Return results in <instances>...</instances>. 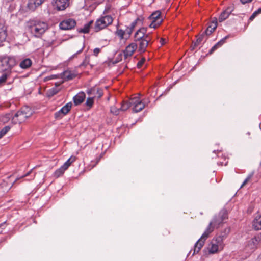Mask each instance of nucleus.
<instances>
[{"instance_id": "nucleus-1", "label": "nucleus", "mask_w": 261, "mask_h": 261, "mask_svg": "<svg viewBox=\"0 0 261 261\" xmlns=\"http://www.w3.org/2000/svg\"><path fill=\"white\" fill-rule=\"evenodd\" d=\"M227 218V213L225 211H221L218 215L214 216L201 238L195 243L193 255L199 252L209 234L215 228H218Z\"/></svg>"}, {"instance_id": "nucleus-2", "label": "nucleus", "mask_w": 261, "mask_h": 261, "mask_svg": "<svg viewBox=\"0 0 261 261\" xmlns=\"http://www.w3.org/2000/svg\"><path fill=\"white\" fill-rule=\"evenodd\" d=\"M49 25L46 21L33 19L30 21L29 29L31 34L39 38L48 29Z\"/></svg>"}, {"instance_id": "nucleus-3", "label": "nucleus", "mask_w": 261, "mask_h": 261, "mask_svg": "<svg viewBox=\"0 0 261 261\" xmlns=\"http://www.w3.org/2000/svg\"><path fill=\"white\" fill-rule=\"evenodd\" d=\"M145 104L139 96L130 99L129 101H124L120 108L121 111H125L130 107H133V111L137 113L142 111L145 107Z\"/></svg>"}, {"instance_id": "nucleus-4", "label": "nucleus", "mask_w": 261, "mask_h": 261, "mask_svg": "<svg viewBox=\"0 0 261 261\" xmlns=\"http://www.w3.org/2000/svg\"><path fill=\"white\" fill-rule=\"evenodd\" d=\"M17 64V61L14 57H0V72L10 70Z\"/></svg>"}, {"instance_id": "nucleus-5", "label": "nucleus", "mask_w": 261, "mask_h": 261, "mask_svg": "<svg viewBox=\"0 0 261 261\" xmlns=\"http://www.w3.org/2000/svg\"><path fill=\"white\" fill-rule=\"evenodd\" d=\"M113 21V18L110 15H105L97 19L94 25L95 32H98L110 25Z\"/></svg>"}, {"instance_id": "nucleus-6", "label": "nucleus", "mask_w": 261, "mask_h": 261, "mask_svg": "<svg viewBox=\"0 0 261 261\" xmlns=\"http://www.w3.org/2000/svg\"><path fill=\"white\" fill-rule=\"evenodd\" d=\"M32 114V110L28 107L23 108L21 111L16 113L12 118V120L15 123H21L27 118L30 117Z\"/></svg>"}, {"instance_id": "nucleus-7", "label": "nucleus", "mask_w": 261, "mask_h": 261, "mask_svg": "<svg viewBox=\"0 0 261 261\" xmlns=\"http://www.w3.org/2000/svg\"><path fill=\"white\" fill-rule=\"evenodd\" d=\"M149 18L151 20L149 27L156 28L158 27L163 22V18L161 16V13L160 11H156L152 13Z\"/></svg>"}, {"instance_id": "nucleus-8", "label": "nucleus", "mask_w": 261, "mask_h": 261, "mask_svg": "<svg viewBox=\"0 0 261 261\" xmlns=\"http://www.w3.org/2000/svg\"><path fill=\"white\" fill-rule=\"evenodd\" d=\"M76 25V21L72 18L65 19L59 24L60 28L63 30H71Z\"/></svg>"}, {"instance_id": "nucleus-9", "label": "nucleus", "mask_w": 261, "mask_h": 261, "mask_svg": "<svg viewBox=\"0 0 261 261\" xmlns=\"http://www.w3.org/2000/svg\"><path fill=\"white\" fill-rule=\"evenodd\" d=\"M71 102H69L63 106L59 111L55 113V118L57 119H61L66 115L71 110L72 107Z\"/></svg>"}, {"instance_id": "nucleus-10", "label": "nucleus", "mask_w": 261, "mask_h": 261, "mask_svg": "<svg viewBox=\"0 0 261 261\" xmlns=\"http://www.w3.org/2000/svg\"><path fill=\"white\" fill-rule=\"evenodd\" d=\"M205 32L198 35L196 36L197 39L196 41L193 42V44L191 46V50H194L196 47L200 46L203 42L205 41L207 39L206 36H207Z\"/></svg>"}, {"instance_id": "nucleus-11", "label": "nucleus", "mask_w": 261, "mask_h": 261, "mask_svg": "<svg viewBox=\"0 0 261 261\" xmlns=\"http://www.w3.org/2000/svg\"><path fill=\"white\" fill-rule=\"evenodd\" d=\"M137 45L136 43H132L129 44L123 51V54L125 59L131 57L134 51L137 49Z\"/></svg>"}, {"instance_id": "nucleus-12", "label": "nucleus", "mask_w": 261, "mask_h": 261, "mask_svg": "<svg viewBox=\"0 0 261 261\" xmlns=\"http://www.w3.org/2000/svg\"><path fill=\"white\" fill-rule=\"evenodd\" d=\"M45 0H28L27 7L30 11H34Z\"/></svg>"}, {"instance_id": "nucleus-13", "label": "nucleus", "mask_w": 261, "mask_h": 261, "mask_svg": "<svg viewBox=\"0 0 261 261\" xmlns=\"http://www.w3.org/2000/svg\"><path fill=\"white\" fill-rule=\"evenodd\" d=\"M54 6L58 10H64L69 6V0H54Z\"/></svg>"}, {"instance_id": "nucleus-14", "label": "nucleus", "mask_w": 261, "mask_h": 261, "mask_svg": "<svg viewBox=\"0 0 261 261\" xmlns=\"http://www.w3.org/2000/svg\"><path fill=\"white\" fill-rule=\"evenodd\" d=\"M233 6L228 7L225 10H224L221 13L219 18V21L220 22H222L225 19H226L229 17L231 12L233 11Z\"/></svg>"}, {"instance_id": "nucleus-15", "label": "nucleus", "mask_w": 261, "mask_h": 261, "mask_svg": "<svg viewBox=\"0 0 261 261\" xmlns=\"http://www.w3.org/2000/svg\"><path fill=\"white\" fill-rule=\"evenodd\" d=\"M225 239V235H219L214 238L212 241L220 249H223L224 247V240Z\"/></svg>"}, {"instance_id": "nucleus-16", "label": "nucleus", "mask_w": 261, "mask_h": 261, "mask_svg": "<svg viewBox=\"0 0 261 261\" xmlns=\"http://www.w3.org/2000/svg\"><path fill=\"white\" fill-rule=\"evenodd\" d=\"M88 94L90 95H93L94 97H97V98L101 97L103 95L102 90L100 88L93 87L87 91Z\"/></svg>"}, {"instance_id": "nucleus-17", "label": "nucleus", "mask_w": 261, "mask_h": 261, "mask_svg": "<svg viewBox=\"0 0 261 261\" xmlns=\"http://www.w3.org/2000/svg\"><path fill=\"white\" fill-rule=\"evenodd\" d=\"M86 97V95L84 92H81L77 93L73 98V102L75 105H78L83 102Z\"/></svg>"}, {"instance_id": "nucleus-18", "label": "nucleus", "mask_w": 261, "mask_h": 261, "mask_svg": "<svg viewBox=\"0 0 261 261\" xmlns=\"http://www.w3.org/2000/svg\"><path fill=\"white\" fill-rule=\"evenodd\" d=\"M7 36L6 27L0 23V46L3 45V43L6 41Z\"/></svg>"}, {"instance_id": "nucleus-19", "label": "nucleus", "mask_w": 261, "mask_h": 261, "mask_svg": "<svg viewBox=\"0 0 261 261\" xmlns=\"http://www.w3.org/2000/svg\"><path fill=\"white\" fill-rule=\"evenodd\" d=\"M217 27V19L215 18L211 24L208 25L206 30L204 32L207 35H209L211 34V33L214 31L216 28Z\"/></svg>"}, {"instance_id": "nucleus-20", "label": "nucleus", "mask_w": 261, "mask_h": 261, "mask_svg": "<svg viewBox=\"0 0 261 261\" xmlns=\"http://www.w3.org/2000/svg\"><path fill=\"white\" fill-rule=\"evenodd\" d=\"M207 249L210 254H215L223 250L217 247V245L212 241L210 244Z\"/></svg>"}, {"instance_id": "nucleus-21", "label": "nucleus", "mask_w": 261, "mask_h": 261, "mask_svg": "<svg viewBox=\"0 0 261 261\" xmlns=\"http://www.w3.org/2000/svg\"><path fill=\"white\" fill-rule=\"evenodd\" d=\"M146 33V29L145 28H142L138 30L135 35V38L136 41L138 40L143 39L145 36V34Z\"/></svg>"}, {"instance_id": "nucleus-22", "label": "nucleus", "mask_w": 261, "mask_h": 261, "mask_svg": "<svg viewBox=\"0 0 261 261\" xmlns=\"http://www.w3.org/2000/svg\"><path fill=\"white\" fill-rule=\"evenodd\" d=\"M137 41H138L139 45V51L140 53H144L146 50V48L148 45V43L146 40H144L143 39L138 40Z\"/></svg>"}, {"instance_id": "nucleus-23", "label": "nucleus", "mask_w": 261, "mask_h": 261, "mask_svg": "<svg viewBox=\"0 0 261 261\" xmlns=\"http://www.w3.org/2000/svg\"><path fill=\"white\" fill-rule=\"evenodd\" d=\"M32 64V62L31 60L29 58H26L20 62L19 63V66L22 69H27L31 67Z\"/></svg>"}, {"instance_id": "nucleus-24", "label": "nucleus", "mask_w": 261, "mask_h": 261, "mask_svg": "<svg viewBox=\"0 0 261 261\" xmlns=\"http://www.w3.org/2000/svg\"><path fill=\"white\" fill-rule=\"evenodd\" d=\"M261 216H256L253 222V227L256 230H261Z\"/></svg>"}, {"instance_id": "nucleus-25", "label": "nucleus", "mask_w": 261, "mask_h": 261, "mask_svg": "<svg viewBox=\"0 0 261 261\" xmlns=\"http://www.w3.org/2000/svg\"><path fill=\"white\" fill-rule=\"evenodd\" d=\"M76 74L70 70H66L62 73V77L63 79L70 80L75 77Z\"/></svg>"}, {"instance_id": "nucleus-26", "label": "nucleus", "mask_w": 261, "mask_h": 261, "mask_svg": "<svg viewBox=\"0 0 261 261\" xmlns=\"http://www.w3.org/2000/svg\"><path fill=\"white\" fill-rule=\"evenodd\" d=\"M93 21H90L89 22L86 23L83 28H81L79 30V32L83 33H87L89 31L91 25L92 24Z\"/></svg>"}, {"instance_id": "nucleus-27", "label": "nucleus", "mask_w": 261, "mask_h": 261, "mask_svg": "<svg viewBox=\"0 0 261 261\" xmlns=\"http://www.w3.org/2000/svg\"><path fill=\"white\" fill-rule=\"evenodd\" d=\"M66 170V169L63 166H62L60 168L55 171L54 174V176L56 178H58L63 175Z\"/></svg>"}, {"instance_id": "nucleus-28", "label": "nucleus", "mask_w": 261, "mask_h": 261, "mask_svg": "<svg viewBox=\"0 0 261 261\" xmlns=\"http://www.w3.org/2000/svg\"><path fill=\"white\" fill-rule=\"evenodd\" d=\"M75 160L76 157L71 156L62 166L67 170L70 165Z\"/></svg>"}, {"instance_id": "nucleus-29", "label": "nucleus", "mask_w": 261, "mask_h": 261, "mask_svg": "<svg viewBox=\"0 0 261 261\" xmlns=\"http://www.w3.org/2000/svg\"><path fill=\"white\" fill-rule=\"evenodd\" d=\"M10 129L9 126H6L0 130V139L2 138Z\"/></svg>"}, {"instance_id": "nucleus-30", "label": "nucleus", "mask_w": 261, "mask_h": 261, "mask_svg": "<svg viewBox=\"0 0 261 261\" xmlns=\"http://www.w3.org/2000/svg\"><path fill=\"white\" fill-rule=\"evenodd\" d=\"M229 38V36H226L225 37L220 40L218 42H217L215 45L216 46L219 48L225 42L226 39Z\"/></svg>"}, {"instance_id": "nucleus-31", "label": "nucleus", "mask_w": 261, "mask_h": 261, "mask_svg": "<svg viewBox=\"0 0 261 261\" xmlns=\"http://www.w3.org/2000/svg\"><path fill=\"white\" fill-rule=\"evenodd\" d=\"M120 111V108L118 109L115 106H113L111 108V112L115 115H118Z\"/></svg>"}, {"instance_id": "nucleus-32", "label": "nucleus", "mask_w": 261, "mask_h": 261, "mask_svg": "<svg viewBox=\"0 0 261 261\" xmlns=\"http://www.w3.org/2000/svg\"><path fill=\"white\" fill-rule=\"evenodd\" d=\"M124 34L125 31L122 29L117 30L116 32V34L120 37V39L123 38Z\"/></svg>"}, {"instance_id": "nucleus-33", "label": "nucleus", "mask_w": 261, "mask_h": 261, "mask_svg": "<svg viewBox=\"0 0 261 261\" xmlns=\"http://www.w3.org/2000/svg\"><path fill=\"white\" fill-rule=\"evenodd\" d=\"M93 104V97H88L86 101V105L87 106L91 108Z\"/></svg>"}, {"instance_id": "nucleus-34", "label": "nucleus", "mask_w": 261, "mask_h": 261, "mask_svg": "<svg viewBox=\"0 0 261 261\" xmlns=\"http://www.w3.org/2000/svg\"><path fill=\"white\" fill-rule=\"evenodd\" d=\"M6 185H7V183L5 181L0 185V189L4 188V190H3L4 192L8 191L11 188V187L12 186H7V187H5L6 186Z\"/></svg>"}, {"instance_id": "nucleus-35", "label": "nucleus", "mask_w": 261, "mask_h": 261, "mask_svg": "<svg viewBox=\"0 0 261 261\" xmlns=\"http://www.w3.org/2000/svg\"><path fill=\"white\" fill-rule=\"evenodd\" d=\"M8 74L7 73H5L3 74L0 77V84H2L4 83H5L7 79Z\"/></svg>"}, {"instance_id": "nucleus-36", "label": "nucleus", "mask_w": 261, "mask_h": 261, "mask_svg": "<svg viewBox=\"0 0 261 261\" xmlns=\"http://www.w3.org/2000/svg\"><path fill=\"white\" fill-rule=\"evenodd\" d=\"M111 8V6L110 4L106 5L105 9L103 11V14L107 15V14L109 13Z\"/></svg>"}, {"instance_id": "nucleus-37", "label": "nucleus", "mask_w": 261, "mask_h": 261, "mask_svg": "<svg viewBox=\"0 0 261 261\" xmlns=\"http://www.w3.org/2000/svg\"><path fill=\"white\" fill-rule=\"evenodd\" d=\"M256 242H257V240L255 238L252 239L250 240L249 243L251 245H253V247H252V249L255 248V244H256Z\"/></svg>"}, {"instance_id": "nucleus-38", "label": "nucleus", "mask_w": 261, "mask_h": 261, "mask_svg": "<svg viewBox=\"0 0 261 261\" xmlns=\"http://www.w3.org/2000/svg\"><path fill=\"white\" fill-rule=\"evenodd\" d=\"M252 176V174H250L245 179V180L244 181V182H243V184H242L241 186V188H242L243 186H244L246 184V183H247V182L251 178Z\"/></svg>"}, {"instance_id": "nucleus-39", "label": "nucleus", "mask_w": 261, "mask_h": 261, "mask_svg": "<svg viewBox=\"0 0 261 261\" xmlns=\"http://www.w3.org/2000/svg\"><path fill=\"white\" fill-rule=\"evenodd\" d=\"M143 39L144 40H146L147 42H148V43H149V42L151 40V39H150V35H149V34H146V33H145V36L144 37V38H143Z\"/></svg>"}, {"instance_id": "nucleus-40", "label": "nucleus", "mask_w": 261, "mask_h": 261, "mask_svg": "<svg viewBox=\"0 0 261 261\" xmlns=\"http://www.w3.org/2000/svg\"><path fill=\"white\" fill-rule=\"evenodd\" d=\"M144 20V18L142 16L138 17L135 21L137 23L142 24Z\"/></svg>"}, {"instance_id": "nucleus-41", "label": "nucleus", "mask_w": 261, "mask_h": 261, "mask_svg": "<svg viewBox=\"0 0 261 261\" xmlns=\"http://www.w3.org/2000/svg\"><path fill=\"white\" fill-rule=\"evenodd\" d=\"M89 63V58L86 57L80 66H86Z\"/></svg>"}, {"instance_id": "nucleus-42", "label": "nucleus", "mask_w": 261, "mask_h": 261, "mask_svg": "<svg viewBox=\"0 0 261 261\" xmlns=\"http://www.w3.org/2000/svg\"><path fill=\"white\" fill-rule=\"evenodd\" d=\"M145 61V58H142L138 63H137V66L138 68H140L142 65L144 64V63Z\"/></svg>"}, {"instance_id": "nucleus-43", "label": "nucleus", "mask_w": 261, "mask_h": 261, "mask_svg": "<svg viewBox=\"0 0 261 261\" xmlns=\"http://www.w3.org/2000/svg\"><path fill=\"white\" fill-rule=\"evenodd\" d=\"M100 51V49L99 48H95L93 50V55L97 56Z\"/></svg>"}, {"instance_id": "nucleus-44", "label": "nucleus", "mask_w": 261, "mask_h": 261, "mask_svg": "<svg viewBox=\"0 0 261 261\" xmlns=\"http://www.w3.org/2000/svg\"><path fill=\"white\" fill-rule=\"evenodd\" d=\"M230 229L227 228L225 229L224 233H221L220 235H225V238H226V236L229 233Z\"/></svg>"}, {"instance_id": "nucleus-45", "label": "nucleus", "mask_w": 261, "mask_h": 261, "mask_svg": "<svg viewBox=\"0 0 261 261\" xmlns=\"http://www.w3.org/2000/svg\"><path fill=\"white\" fill-rule=\"evenodd\" d=\"M257 15L256 14V13L255 12H254L253 13V14H252L251 15V16L250 17V18H249V20H250V21H252V20H253L255 18V17H256Z\"/></svg>"}, {"instance_id": "nucleus-46", "label": "nucleus", "mask_w": 261, "mask_h": 261, "mask_svg": "<svg viewBox=\"0 0 261 261\" xmlns=\"http://www.w3.org/2000/svg\"><path fill=\"white\" fill-rule=\"evenodd\" d=\"M5 226V222H4L0 224V234L2 233L3 229L4 228Z\"/></svg>"}, {"instance_id": "nucleus-47", "label": "nucleus", "mask_w": 261, "mask_h": 261, "mask_svg": "<svg viewBox=\"0 0 261 261\" xmlns=\"http://www.w3.org/2000/svg\"><path fill=\"white\" fill-rule=\"evenodd\" d=\"M134 29H131V27H130L129 26L127 27V28L126 29V31L127 32V33L129 34V35H130L133 32Z\"/></svg>"}, {"instance_id": "nucleus-48", "label": "nucleus", "mask_w": 261, "mask_h": 261, "mask_svg": "<svg viewBox=\"0 0 261 261\" xmlns=\"http://www.w3.org/2000/svg\"><path fill=\"white\" fill-rule=\"evenodd\" d=\"M134 29H131V27H130L129 26L127 27V28L126 29V31L127 32V33L129 34V35H130L133 32Z\"/></svg>"}, {"instance_id": "nucleus-49", "label": "nucleus", "mask_w": 261, "mask_h": 261, "mask_svg": "<svg viewBox=\"0 0 261 261\" xmlns=\"http://www.w3.org/2000/svg\"><path fill=\"white\" fill-rule=\"evenodd\" d=\"M218 47L215 45L213 46L212 48L210 50V54H212L216 49H217Z\"/></svg>"}, {"instance_id": "nucleus-50", "label": "nucleus", "mask_w": 261, "mask_h": 261, "mask_svg": "<svg viewBox=\"0 0 261 261\" xmlns=\"http://www.w3.org/2000/svg\"><path fill=\"white\" fill-rule=\"evenodd\" d=\"M253 0H240V2L242 4H245L251 2Z\"/></svg>"}, {"instance_id": "nucleus-51", "label": "nucleus", "mask_w": 261, "mask_h": 261, "mask_svg": "<svg viewBox=\"0 0 261 261\" xmlns=\"http://www.w3.org/2000/svg\"><path fill=\"white\" fill-rule=\"evenodd\" d=\"M136 21H134L129 25L130 27H131V29H134L136 25H137Z\"/></svg>"}, {"instance_id": "nucleus-52", "label": "nucleus", "mask_w": 261, "mask_h": 261, "mask_svg": "<svg viewBox=\"0 0 261 261\" xmlns=\"http://www.w3.org/2000/svg\"><path fill=\"white\" fill-rule=\"evenodd\" d=\"M84 47H83L81 49H80L79 51H77L75 54H74L71 58H73L77 54H79L80 53H81L82 50H83V49Z\"/></svg>"}, {"instance_id": "nucleus-53", "label": "nucleus", "mask_w": 261, "mask_h": 261, "mask_svg": "<svg viewBox=\"0 0 261 261\" xmlns=\"http://www.w3.org/2000/svg\"><path fill=\"white\" fill-rule=\"evenodd\" d=\"M54 77V75H51V76H47L46 77L45 79H44V80L46 81H48V80H50L51 79H53V77Z\"/></svg>"}, {"instance_id": "nucleus-54", "label": "nucleus", "mask_w": 261, "mask_h": 261, "mask_svg": "<svg viewBox=\"0 0 261 261\" xmlns=\"http://www.w3.org/2000/svg\"><path fill=\"white\" fill-rule=\"evenodd\" d=\"M32 169L29 172H28L27 174H25V175L22 176L20 178H23L24 177H26L27 176H28L29 175H30L31 174V173L32 172Z\"/></svg>"}, {"instance_id": "nucleus-55", "label": "nucleus", "mask_w": 261, "mask_h": 261, "mask_svg": "<svg viewBox=\"0 0 261 261\" xmlns=\"http://www.w3.org/2000/svg\"><path fill=\"white\" fill-rule=\"evenodd\" d=\"M257 15L261 13V8H259L258 9H257L256 11H254Z\"/></svg>"}, {"instance_id": "nucleus-56", "label": "nucleus", "mask_w": 261, "mask_h": 261, "mask_svg": "<svg viewBox=\"0 0 261 261\" xmlns=\"http://www.w3.org/2000/svg\"><path fill=\"white\" fill-rule=\"evenodd\" d=\"M160 43H161V45H163L165 43V40L163 38H161L160 40Z\"/></svg>"}, {"instance_id": "nucleus-57", "label": "nucleus", "mask_w": 261, "mask_h": 261, "mask_svg": "<svg viewBox=\"0 0 261 261\" xmlns=\"http://www.w3.org/2000/svg\"><path fill=\"white\" fill-rule=\"evenodd\" d=\"M12 116L10 114H7L6 115V121H8V119H9Z\"/></svg>"}, {"instance_id": "nucleus-58", "label": "nucleus", "mask_w": 261, "mask_h": 261, "mask_svg": "<svg viewBox=\"0 0 261 261\" xmlns=\"http://www.w3.org/2000/svg\"><path fill=\"white\" fill-rule=\"evenodd\" d=\"M52 90H53V93H51L52 95H54L57 93L56 91H55L54 89H53Z\"/></svg>"}, {"instance_id": "nucleus-59", "label": "nucleus", "mask_w": 261, "mask_h": 261, "mask_svg": "<svg viewBox=\"0 0 261 261\" xmlns=\"http://www.w3.org/2000/svg\"><path fill=\"white\" fill-rule=\"evenodd\" d=\"M258 261H261V254L258 257Z\"/></svg>"}, {"instance_id": "nucleus-60", "label": "nucleus", "mask_w": 261, "mask_h": 261, "mask_svg": "<svg viewBox=\"0 0 261 261\" xmlns=\"http://www.w3.org/2000/svg\"><path fill=\"white\" fill-rule=\"evenodd\" d=\"M34 176H35V175H32V178H31V179H33V178H34Z\"/></svg>"}, {"instance_id": "nucleus-61", "label": "nucleus", "mask_w": 261, "mask_h": 261, "mask_svg": "<svg viewBox=\"0 0 261 261\" xmlns=\"http://www.w3.org/2000/svg\"><path fill=\"white\" fill-rule=\"evenodd\" d=\"M18 179V178H17L15 180H14V182H13V184H14Z\"/></svg>"}, {"instance_id": "nucleus-62", "label": "nucleus", "mask_w": 261, "mask_h": 261, "mask_svg": "<svg viewBox=\"0 0 261 261\" xmlns=\"http://www.w3.org/2000/svg\"><path fill=\"white\" fill-rule=\"evenodd\" d=\"M260 164L261 165V162H260Z\"/></svg>"}]
</instances>
